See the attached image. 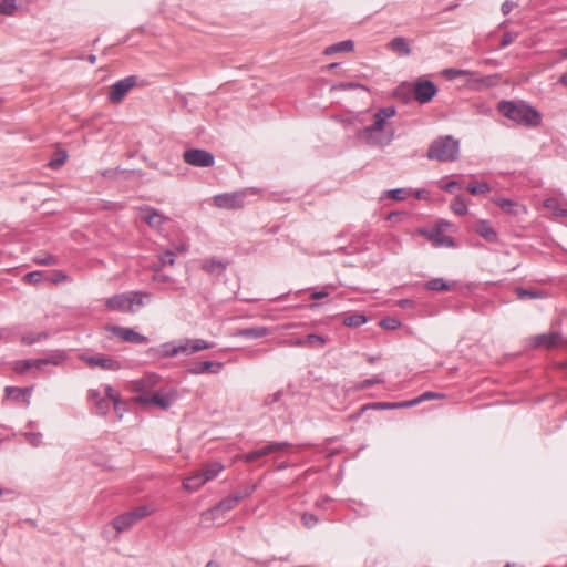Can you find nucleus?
Instances as JSON below:
<instances>
[{"label": "nucleus", "instance_id": "obj_4", "mask_svg": "<svg viewBox=\"0 0 567 567\" xmlns=\"http://www.w3.org/2000/svg\"><path fill=\"white\" fill-rule=\"evenodd\" d=\"M145 299H151V295L148 292L130 291L109 298L105 306L111 310L134 312L135 307L144 306Z\"/></svg>", "mask_w": 567, "mask_h": 567}, {"label": "nucleus", "instance_id": "obj_12", "mask_svg": "<svg viewBox=\"0 0 567 567\" xmlns=\"http://www.w3.org/2000/svg\"><path fill=\"white\" fill-rule=\"evenodd\" d=\"M113 336L122 339L123 341L134 343V344H145L147 343V337L136 332L131 328L120 327V326H110L106 328Z\"/></svg>", "mask_w": 567, "mask_h": 567}, {"label": "nucleus", "instance_id": "obj_6", "mask_svg": "<svg viewBox=\"0 0 567 567\" xmlns=\"http://www.w3.org/2000/svg\"><path fill=\"white\" fill-rule=\"evenodd\" d=\"M177 399L175 390H155L153 393L135 396L134 401L141 405H155L161 410H168Z\"/></svg>", "mask_w": 567, "mask_h": 567}, {"label": "nucleus", "instance_id": "obj_57", "mask_svg": "<svg viewBox=\"0 0 567 567\" xmlns=\"http://www.w3.org/2000/svg\"><path fill=\"white\" fill-rule=\"evenodd\" d=\"M382 382H383V380L380 379V378L367 379V380H363L360 383L359 388L363 390V389H368V388H370V386H372L374 384H379V383H382Z\"/></svg>", "mask_w": 567, "mask_h": 567}, {"label": "nucleus", "instance_id": "obj_51", "mask_svg": "<svg viewBox=\"0 0 567 567\" xmlns=\"http://www.w3.org/2000/svg\"><path fill=\"white\" fill-rule=\"evenodd\" d=\"M333 89H338V90H342V91L352 90V89H361L364 91L368 90L367 86H364L363 84H359L355 82H342V83L334 85Z\"/></svg>", "mask_w": 567, "mask_h": 567}, {"label": "nucleus", "instance_id": "obj_63", "mask_svg": "<svg viewBox=\"0 0 567 567\" xmlns=\"http://www.w3.org/2000/svg\"><path fill=\"white\" fill-rule=\"evenodd\" d=\"M103 396L97 390H90L89 391V399L95 403L99 399H102Z\"/></svg>", "mask_w": 567, "mask_h": 567}, {"label": "nucleus", "instance_id": "obj_49", "mask_svg": "<svg viewBox=\"0 0 567 567\" xmlns=\"http://www.w3.org/2000/svg\"><path fill=\"white\" fill-rule=\"evenodd\" d=\"M106 400H110L111 403H113L114 408L116 409L120 404V395L117 392L113 390L111 385L105 386V396Z\"/></svg>", "mask_w": 567, "mask_h": 567}, {"label": "nucleus", "instance_id": "obj_24", "mask_svg": "<svg viewBox=\"0 0 567 567\" xmlns=\"http://www.w3.org/2000/svg\"><path fill=\"white\" fill-rule=\"evenodd\" d=\"M188 351V348L184 347V342L175 344L174 342H166L161 346V353L163 357L173 358L181 353Z\"/></svg>", "mask_w": 567, "mask_h": 567}, {"label": "nucleus", "instance_id": "obj_58", "mask_svg": "<svg viewBox=\"0 0 567 567\" xmlns=\"http://www.w3.org/2000/svg\"><path fill=\"white\" fill-rule=\"evenodd\" d=\"M69 279L68 275L63 271H55L54 275L51 278V281L53 284H60L63 281H66Z\"/></svg>", "mask_w": 567, "mask_h": 567}, {"label": "nucleus", "instance_id": "obj_10", "mask_svg": "<svg viewBox=\"0 0 567 567\" xmlns=\"http://www.w3.org/2000/svg\"><path fill=\"white\" fill-rule=\"evenodd\" d=\"M80 359L91 368H100V369L106 370V371H117L122 368V364L118 360L107 357V355L82 354L80 357Z\"/></svg>", "mask_w": 567, "mask_h": 567}, {"label": "nucleus", "instance_id": "obj_32", "mask_svg": "<svg viewBox=\"0 0 567 567\" xmlns=\"http://www.w3.org/2000/svg\"><path fill=\"white\" fill-rule=\"evenodd\" d=\"M203 269L209 274H221L226 269V265L220 260L208 259L203 262Z\"/></svg>", "mask_w": 567, "mask_h": 567}, {"label": "nucleus", "instance_id": "obj_40", "mask_svg": "<svg viewBox=\"0 0 567 567\" xmlns=\"http://www.w3.org/2000/svg\"><path fill=\"white\" fill-rule=\"evenodd\" d=\"M31 368L38 369V359L20 360L14 363V370L19 373H25Z\"/></svg>", "mask_w": 567, "mask_h": 567}, {"label": "nucleus", "instance_id": "obj_11", "mask_svg": "<svg viewBox=\"0 0 567 567\" xmlns=\"http://www.w3.org/2000/svg\"><path fill=\"white\" fill-rule=\"evenodd\" d=\"M136 84V78L131 75L125 79L115 82L109 91V101L112 103H120L124 96L133 89Z\"/></svg>", "mask_w": 567, "mask_h": 567}, {"label": "nucleus", "instance_id": "obj_17", "mask_svg": "<svg viewBox=\"0 0 567 567\" xmlns=\"http://www.w3.org/2000/svg\"><path fill=\"white\" fill-rule=\"evenodd\" d=\"M224 367L223 362L202 361L189 368L192 374L214 373L217 374Z\"/></svg>", "mask_w": 567, "mask_h": 567}, {"label": "nucleus", "instance_id": "obj_48", "mask_svg": "<svg viewBox=\"0 0 567 567\" xmlns=\"http://www.w3.org/2000/svg\"><path fill=\"white\" fill-rule=\"evenodd\" d=\"M95 412L100 415H105L109 410H110V405H111V402L110 400H106L105 398H102V399H99L95 403Z\"/></svg>", "mask_w": 567, "mask_h": 567}, {"label": "nucleus", "instance_id": "obj_22", "mask_svg": "<svg viewBox=\"0 0 567 567\" xmlns=\"http://www.w3.org/2000/svg\"><path fill=\"white\" fill-rule=\"evenodd\" d=\"M204 484H206V480L204 478L200 471L187 476L183 481V487L188 492L198 491Z\"/></svg>", "mask_w": 567, "mask_h": 567}, {"label": "nucleus", "instance_id": "obj_21", "mask_svg": "<svg viewBox=\"0 0 567 567\" xmlns=\"http://www.w3.org/2000/svg\"><path fill=\"white\" fill-rule=\"evenodd\" d=\"M269 333H270L269 328L257 326V327L240 329L237 331L236 336L241 337V338H247V339H259V338L268 336Z\"/></svg>", "mask_w": 567, "mask_h": 567}, {"label": "nucleus", "instance_id": "obj_62", "mask_svg": "<svg viewBox=\"0 0 567 567\" xmlns=\"http://www.w3.org/2000/svg\"><path fill=\"white\" fill-rule=\"evenodd\" d=\"M287 344L292 347H307L306 338L289 340L287 341Z\"/></svg>", "mask_w": 567, "mask_h": 567}, {"label": "nucleus", "instance_id": "obj_19", "mask_svg": "<svg viewBox=\"0 0 567 567\" xmlns=\"http://www.w3.org/2000/svg\"><path fill=\"white\" fill-rule=\"evenodd\" d=\"M467 84L471 89L483 90L496 84V78L492 75H478L475 72L474 76H467Z\"/></svg>", "mask_w": 567, "mask_h": 567}, {"label": "nucleus", "instance_id": "obj_55", "mask_svg": "<svg viewBox=\"0 0 567 567\" xmlns=\"http://www.w3.org/2000/svg\"><path fill=\"white\" fill-rule=\"evenodd\" d=\"M161 262L163 266H165V265L173 266L175 264V252L172 250H166L161 256Z\"/></svg>", "mask_w": 567, "mask_h": 567}, {"label": "nucleus", "instance_id": "obj_27", "mask_svg": "<svg viewBox=\"0 0 567 567\" xmlns=\"http://www.w3.org/2000/svg\"><path fill=\"white\" fill-rule=\"evenodd\" d=\"M429 238L435 247H453L454 246L453 238L444 235L441 229H435L430 235Z\"/></svg>", "mask_w": 567, "mask_h": 567}, {"label": "nucleus", "instance_id": "obj_47", "mask_svg": "<svg viewBox=\"0 0 567 567\" xmlns=\"http://www.w3.org/2000/svg\"><path fill=\"white\" fill-rule=\"evenodd\" d=\"M34 262L38 265L52 266L58 264V258L51 254H45L43 256H37Z\"/></svg>", "mask_w": 567, "mask_h": 567}, {"label": "nucleus", "instance_id": "obj_37", "mask_svg": "<svg viewBox=\"0 0 567 567\" xmlns=\"http://www.w3.org/2000/svg\"><path fill=\"white\" fill-rule=\"evenodd\" d=\"M443 74L450 79V80H454L456 78H460V76H474L475 75V72L473 71H470V70H463V69H454V68H451V69H445L443 71Z\"/></svg>", "mask_w": 567, "mask_h": 567}, {"label": "nucleus", "instance_id": "obj_42", "mask_svg": "<svg viewBox=\"0 0 567 567\" xmlns=\"http://www.w3.org/2000/svg\"><path fill=\"white\" fill-rule=\"evenodd\" d=\"M48 338L47 332H39V333H25L21 337V342L25 346H31L35 342H39L43 339Z\"/></svg>", "mask_w": 567, "mask_h": 567}, {"label": "nucleus", "instance_id": "obj_28", "mask_svg": "<svg viewBox=\"0 0 567 567\" xmlns=\"http://www.w3.org/2000/svg\"><path fill=\"white\" fill-rule=\"evenodd\" d=\"M224 470V465L219 462H213L206 464L203 470H200V473L203 474L204 478L206 480V483L209 481H213L218 476V474Z\"/></svg>", "mask_w": 567, "mask_h": 567}, {"label": "nucleus", "instance_id": "obj_26", "mask_svg": "<svg viewBox=\"0 0 567 567\" xmlns=\"http://www.w3.org/2000/svg\"><path fill=\"white\" fill-rule=\"evenodd\" d=\"M544 206L549 209L556 217L567 218V207H565L558 198L551 197L545 199Z\"/></svg>", "mask_w": 567, "mask_h": 567}, {"label": "nucleus", "instance_id": "obj_46", "mask_svg": "<svg viewBox=\"0 0 567 567\" xmlns=\"http://www.w3.org/2000/svg\"><path fill=\"white\" fill-rule=\"evenodd\" d=\"M379 324H380V327H382L383 329H386V330H396L398 328L401 327L400 320H398L396 318H392V317L382 319Z\"/></svg>", "mask_w": 567, "mask_h": 567}, {"label": "nucleus", "instance_id": "obj_16", "mask_svg": "<svg viewBox=\"0 0 567 567\" xmlns=\"http://www.w3.org/2000/svg\"><path fill=\"white\" fill-rule=\"evenodd\" d=\"M436 93V87L429 80L420 81L414 85V99L421 103L430 102Z\"/></svg>", "mask_w": 567, "mask_h": 567}, {"label": "nucleus", "instance_id": "obj_38", "mask_svg": "<svg viewBox=\"0 0 567 567\" xmlns=\"http://www.w3.org/2000/svg\"><path fill=\"white\" fill-rule=\"evenodd\" d=\"M66 158H68V153L63 150H59L58 152L54 153L53 157L50 159L49 166L52 169H58L65 163Z\"/></svg>", "mask_w": 567, "mask_h": 567}, {"label": "nucleus", "instance_id": "obj_36", "mask_svg": "<svg viewBox=\"0 0 567 567\" xmlns=\"http://www.w3.org/2000/svg\"><path fill=\"white\" fill-rule=\"evenodd\" d=\"M516 295L519 299H536V298H544L546 295L540 290H533V289H525V288H517Z\"/></svg>", "mask_w": 567, "mask_h": 567}, {"label": "nucleus", "instance_id": "obj_64", "mask_svg": "<svg viewBox=\"0 0 567 567\" xmlns=\"http://www.w3.org/2000/svg\"><path fill=\"white\" fill-rule=\"evenodd\" d=\"M457 186L458 183L456 181H450L444 186H442V189H444L445 192H452Z\"/></svg>", "mask_w": 567, "mask_h": 567}, {"label": "nucleus", "instance_id": "obj_13", "mask_svg": "<svg viewBox=\"0 0 567 567\" xmlns=\"http://www.w3.org/2000/svg\"><path fill=\"white\" fill-rule=\"evenodd\" d=\"M245 194L243 192L226 193L216 195L214 197V204L219 208L236 209L244 206Z\"/></svg>", "mask_w": 567, "mask_h": 567}, {"label": "nucleus", "instance_id": "obj_53", "mask_svg": "<svg viewBox=\"0 0 567 567\" xmlns=\"http://www.w3.org/2000/svg\"><path fill=\"white\" fill-rule=\"evenodd\" d=\"M389 197L395 200L405 199L409 195L408 190L404 188H394L388 192Z\"/></svg>", "mask_w": 567, "mask_h": 567}, {"label": "nucleus", "instance_id": "obj_39", "mask_svg": "<svg viewBox=\"0 0 567 567\" xmlns=\"http://www.w3.org/2000/svg\"><path fill=\"white\" fill-rule=\"evenodd\" d=\"M306 342L309 348L321 349L326 344L327 340L322 336L310 333L306 337Z\"/></svg>", "mask_w": 567, "mask_h": 567}, {"label": "nucleus", "instance_id": "obj_1", "mask_svg": "<svg viewBox=\"0 0 567 567\" xmlns=\"http://www.w3.org/2000/svg\"><path fill=\"white\" fill-rule=\"evenodd\" d=\"M395 115L393 106L379 109L373 114L372 124L357 131V138L362 143L374 146L385 147L394 140V128L386 124V121Z\"/></svg>", "mask_w": 567, "mask_h": 567}, {"label": "nucleus", "instance_id": "obj_3", "mask_svg": "<svg viewBox=\"0 0 567 567\" xmlns=\"http://www.w3.org/2000/svg\"><path fill=\"white\" fill-rule=\"evenodd\" d=\"M460 153V143L451 135L440 136L434 140L426 152V157L437 162H454Z\"/></svg>", "mask_w": 567, "mask_h": 567}, {"label": "nucleus", "instance_id": "obj_8", "mask_svg": "<svg viewBox=\"0 0 567 567\" xmlns=\"http://www.w3.org/2000/svg\"><path fill=\"white\" fill-rule=\"evenodd\" d=\"M290 443L288 442H268L264 446L256 449L240 457L241 461L246 463H252L260 457L270 455L272 453L286 451L290 447Z\"/></svg>", "mask_w": 567, "mask_h": 567}, {"label": "nucleus", "instance_id": "obj_5", "mask_svg": "<svg viewBox=\"0 0 567 567\" xmlns=\"http://www.w3.org/2000/svg\"><path fill=\"white\" fill-rule=\"evenodd\" d=\"M154 512L155 507L148 505L138 506L130 512L116 516L112 520V526L118 534L126 532L131 529L138 520L153 514Z\"/></svg>", "mask_w": 567, "mask_h": 567}, {"label": "nucleus", "instance_id": "obj_50", "mask_svg": "<svg viewBox=\"0 0 567 567\" xmlns=\"http://www.w3.org/2000/svg\"><path fill=\"white\" fill-rule=\"evenodd\" d=\"M495 204L506 213H514L515 204L511 199L498 198L495 200Z\"/></svg>", "mask_w": 567, "mask_h": 567}, {"label": "nucleus", "instance_id": "obj_25", "mask_svg": "<svg viewBox=\"0 0 567 567\" xmlns=\"http://www.w3.org/2000/svg\"><path fill=\"white\" fill-rule=\"evenodd\" d=\"M184 347L188 348V351L185 354H190L198 352L200 350H206L213 348V343L203 340V339H185Z\"/></svg>", "mask_w": 567, "mask_h": 567}, {"label": "nucleus", "instance_id": "obj_60", "mask_svg": "<svg viewBox=\"0 0 567 567\" xmlns=\"http://www.w3.org/2000/svg\"><path fill=\"white\" fill-rule=\"evenodd\" d=\"M515 38L516 35L513 33H505L501 40V47L505 48L509 45L515 40Z\"/></svg>", "mask_w": 567, "mask_h": 567}, {"label": "nucleus", "instance_id": "obj_56", "mask_svg": "<svg viewBox=\"0 0 567 567\" xmlns=\"http://www.w3.org/2000/svg\"><path fill=\"white\" fill-rule=\"evenodd\" d=\"M25 437L28 440V443L34 447L39 446L42 443V435L40 433H28L25 434Z\"/></svg>", "mask_w": 567, "mask_h": 567}, {"label": "nucleus", "instance_id": "obj_61", "mask_svg": "<svg viewBox=\"0 0 567 567\" xmlns=\"http://www.w3.org/2000/svg\"><path fill=\"white\" fill-rule=\"evenodd\" d=\"M515 7V3L512 2V1H505L502 7H501V10L503 12V14H508Z\"/></svg>", "mask_w": 567, "mask_h": 567}, {"label": "nucleus", "instance_id": "obj_33", "mask_svg": "<svg viewBox=\"0 0 567 567\" xmlns=\"http://www.w3.org/2000/svg\"><path fill=\"white\" fill-rule=\"evenodd\" d=\"M425 288L432 291H447L451 286L443 278H433L425 282Z\"/></svg>", "mask_w": 567, "mask_h": 567}, {"label": "nucleus", "instance_id": "obj_18", "mask_svg": "<svg viewBox=\"0 0 567 567\" xmlns=\"http://www.w3.org/2000/svg\"><path fill=\"white\" fill-rule=\"evenodd\" d=\"M142 218L150 227L155 229H159L167 220V217L153 208H146Z\"/></svg>", "mask_w": 567, "mask_h": 567}, {"label": "nucleus", "instance_id": "obj_41", "mask_svg": "<svg viewBox=\"0 0 567 567\" xmlns=\"http://www.w3.org/2000/svg\"><path fill=\"white\" fill-rule=\"evenodd\" d=\"M451 209L456 214V215H460V216H463L467 213V203L466 200L461 197V196H457L451 204Z\"/></svg>", "mask_w": 567, "mask_h": 567}, {"label": "nucleus", "instance_id": "obj_35", "mask_svg": "<svg viewBox=\"0 0 567 567\" xmlns=\"http://www.w3.org/2000/svg\"><path fill=\"white\" fill-rule=\"evenodd\" d=\"M367 322V317L362 313H353L344 317L343 324L346 327H360Z\"/></svg>", "mask_w": 567, "mask_h": 567}, {"label": "nucleus", "instance_id": "obj_52", "mask_svg": "<svg viewBox=\"0 0 567 567\" xmlns=\"http://www.w3.org/2000/svg\"><path fill=\"white\" fill-rule=\"evenodd\" d=\"M44 277L43 271H30L24 276V280L30 284H39Z\"/></svg>", "mask_w": 567, "mask_h": 567}, {"label": "nucleus", "instance_id": "obj_59", "mask_svg": "<svg viewBox=\"0 0 567 567\" xmlns=\"http://www.w3.org/2000/svg\"><path fill=\"white\" fill-rule=\"evenodd\" d=\"M14 332L10 328H1L0 329V340L10 341L13 337Z\"/></svg>", "mask_w": 567, "mask_h": 567}, {"label": "nucleus", "instance_id": "obj_20", "mask_svg": "<svg viewBox=\"0 0 567 567\" xmlns=\"http://www.w3.org/2000/svg\"><path fill=\"white\" fill-rule=\"evenodd\" d=\"M388 48L399 56H408L411 54V48L408 40L403 37L393 38Z\"/></svg>", "mask_w": 567, "mask_h": 567}, {"label": "nucleus", "instance_id": "obj_23", "mask_svg": "<svg viewBox=\"0 0 567 567\" xmlns=\"http://www.w3.org/2000/svg\"><path fill=\"white\" fill-rule=\"evenodd\" d=\"M476 233L489 243L497 240V234L487 220H480L476 224Z\"/></svg>", "mask_w": 567, "mask_h": 567}, {"label": "nucleus", "instance_id": "obj_2", "mask_svg": "<svg viewBox=\"0 0 567 567\" xmlns=\"http://www.w3.org/2000/svg\"><path fill=\"white\" fill-rule=\"evenodd\" d=\"M497 109L503 116L518 125L537 127L542 124V114L526 103L503 100L498 103Z\"/></svg>", "mask_w": 567, "mask_h": 567}, {"label": "nucleus", "instance_id": "obj_34", "mask_svg": "<svg viewBox=\"0 0 567 567\" xmlns=\"http://www.w3.org/2000/svg\"><path fill=\"white\" fill-rule=\"evenodd\" d=\"M466 188L472 195H484L491 192V186L485 182L470 183Z\"/></svg>", "mask_w": 567, "mask_h": 567}, {"label": "nucleus", "instance_id": "obj_14", "mask_svg": "<svg viewBox=\"0 0 567 567\" xmlns=\"http://www.w3.org/2000/svg\"><path fill=\"white\" fill-rule=\"evenodd\" d=\"M158 382L159 377L155 373H150L133 381L132 391L136 393V396H143L144 394L153 393Z\"/></svg>", "mask_w": 567, "mask_h": 567}, {"label": "nucleus", "instance_id": "obj_45", "mask_svg": "<svg viewBox=\"0 0 567 567\" xmlns=\"http://www.w3.org/2000/svg\"><path fill=\"white\" fill-rule=\"evenodd\" d=\"M443 395L440 394V393H436V392H424L423 394H421L420 396L413 399V400H409L408 403H411L410 404V408L411 406H414L423 401H426V400H432V399H439V398H442Z\"/></svg>", "mask_w": 567, "mask_h": 567}, {"label": "nucleus", "instance_id": "obj_30", "mask_svg": "<svg viewBox=\"0 0 567 567\" xmlns=\"http://www.w3.org/2000/svg\"><path fill=\"white\" fill-rule=\"evenodd\" d=\"M66 359L64 351H55L49 358L38 359V369H41L45 364L60 365Z\"/></svg>", "mask_w": 567, "mask_h": 567}, {"label": "nucleus", "instance_id": "obj_54", "mask_svg": "<svg viewBox=\"0 0 567 567\" xmlns=\"http://www.w3.org/2000/svg\"><path fill=\"white\" fill-rule=\"evenodd\" d=\"M302 523L306 527L311 528L318 523V518L316 515L310 513H305L301 517Z\"/></svg>", "mask_w": 567, "mask_h": 567}, {"label": "nucleus", "instance_id": "obj_7", "mask_svg": "<svg viewBox=\"0 0 567 567\" xmlns=\"http://www.w3.org/2000/svg\"><path fill=\"white\" fill-rule=\"evenodd\" d=\"M249 493L246 494V496ZM245 497L241 493H236L233 496H228L221 499L216 506L205 511L202 513V519L204 522H216L223 518V515L226 512L231 511L237 506V504Z\"/></svg>", "mask_w": 567, "mask_h": 567}, {"label": "nucleus", "instance_id": "obj_43", "mask_svg": "<svg viewBox=\"0 0 567 567\" xmlns=\"http://www.w3.org/2000/svg\"><path fill=\"white\" fill-rule=\"evenodd\" d=\"M30 389L29 388H16V386H7L6 388V392H7V395L14 399V400H19L20 398L24 396L25 394H29L30 393Z\"/></svg>", "mask_w": 567, "mask_h": 567}, {"label": "nucleus", "instance_id": "obj_44", "mask_svg": "<svg viewBox=\"0 0 567 567\" xmlns=\"http://www.w3.org/2000/svg\"><path fill=\"white\" fill-rule=\"evenodd\" d=\"M17 9V0H0V14L12 16Z\"/></svg>", "mask_w": 567, "mask_h": 567}, {"label": "nucleus", "instance_id": "obj_29", "mask_svg": "<svg viewBox=\"0 0 567 567\" xmlns=\"http://www.w3.org/2000/svg\"><path fill=\"white\" fill-rule=\"evenodd\" d=\"M354 48V43L351 40H344L336 44L329 45L324 49L326 55H332L338 52H351Z\"/></svg>", "mask_w": 567, "mask_h": 567}, {"label": "nucleus", "instance_id": "obj_9", "mask_svg": "<svg viewBox=\"0 0 567 567\" xmlns=\"http://www.w3.org/2000/svg\"><path fill=\"white\" fill-rule=\"evenodd\" d=\"M183 158L188 165L196 167H209L215 163V157L210 152L199 148L187 150Z\"/></svg>", "mask_w": 567, "mask_h": 567}, {"label": "nucleus", "instance_id": "obj_15", "mask_svg": "<svg viewBox=\"0 0 567 567\" xmlns=\"http://www.w3.org/2000/svg\"><path fill=\"white\" fill-rule=\"evenodd\" d=\"M564 338L559 332H548L533 337L532 344L535 348L553 349L561 346Z\"/></svg>", "mask_w": 567, "mask_h": 567}, {"label": "nucleus", "instance_id": "obj_31", "mask_svg": "<svg viewBox=\"0 0 567 567\" xmlns=\"http://www.w3.org/2000/svg\"><path fill=\"white\" fill-rule=\"evenodd\" d=\"M410 404L411 403H408V401L395 402V403L378 402V403L367 404L362 408V410H367V409L392 410V409H400V408H410Z\"/></svg>", "mask_w": 567, "mask_h": 567}]
</instances>
